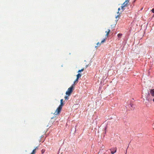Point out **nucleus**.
Returning a JSON list of instances; mask_svg holds the SVG:
<instances>
[{
	"label": "nucleus",
	"instance_id": "f257e3e1",
	"mask_svg": "<svg viewBox=\"0 0 154 154\" xmlns=\"http://www.w3.org/2000/svg\"><path fill=\"white\" fill-rule=\"evenodd\" d=\"M63 99H61L60 104L56 110L55 111L54 113V114L57 115L60 114L62 109V107L64 105V103H63Z\"/></svg>",
	"mask_w": 154,
	"mask_h": 154
},
{
	"label": "nucleus",
	"instance_id": "f03ea898",
	"mask_svg": "<svg viewBox=\"0 0 154 154\" xmlns=\"http://www.w3.org/2000/svg\"><path fill=\"white\" fill-rule=\"evenodd\" d=\"M74 86L75 85L74 84H73L70 88H68L66 93V94L68 95V96H69L71 95L74 89Z\"/></svg>",
	"mask_w": 154,
	"mask_h": 154
},
{
	"label": "nucleus",
	"instance_id": "7ed1b4c3",
	"mask_svg": "<svg viewBox=\"0 0 154 154\" xmlns=\"http://www.w3.org/2000/svg\"><path fill=\"white\" fill-rule=\"evenodd\" d=\"M110 150L111 152V153L112 154H114V153L116 152L117 150V148L116 147L112 148L110 149Z\"/></svg>",
	"mask_w": 154,
	"mask_h": 154
},
{
	"label": "nucleus",
	"instance_id": "20e7f679",
	"mask_svg": "<svg viewBox=\"0 0 154 154\" xmlns=\"http://www.w3.org/2000/svg\"><path fill=\"white\" fill-rule=\"evenodd\" d=\"M130 0H125V2L122 5L125 7H126L128 3H129Z\"/></svg>",
	"mask_w": 154,
	"mask_h": 154
},
{
	"label": "nucleus",
	"instance_id": "39448f33",
	"mask_svg": "<svg viewBox=\"0 0 154 154\" xmlns=\"http://www.w3.org/2000/svg\"><path fill=\"white\" fill-rule=\"evenodd\" d=\"M150 92L151 95L153 97H154V89H151Z\"/></svg>",
	"mask_w": 154,
	"mask_h": 154
},
{
	"label": "nucleus",
	"instance_id": "423d86ee",
	"mask_svg": "<svg viewBox=\"0 0 154 154\" xmlns=\"http://www.w3.org/2000/svg\"><path fill=\"white\" fill-rule=\"evenodd\" d=\"M110 32V30L109 29H108L107 30V31H106V36L107 37H108V35Z\"/></svg>",
	"mask_w": 154,
	"mask_h": 154
},
{
	"label": "nucleus",
	"instance_id": "0eeeda50",
	"mask_svg": "<svg viewBox=\"0 0 154 154\" xmlns=\"http://www.w3.org/2000/svg\"><path fill=\"white\" fill-rule=\"evenodd\" d=\"M81 74L80 73H78L76 75L77 78L78 79H79V78L81 76Z\"/></svg>",
	"mask_w": 154,
	"mask_h": 154
},
{
	"label": "nucleus",
	"instance_id": "6e6552de",
	"mask_svg": "<svg viewBox=\"0 0 154 154\" xmlns=\"http://www.w3.org/2000/svg\"><path fill=\"white\" fill-rule=\"evenodd\" d=\"M78 79L76 78L74 82V85L75 83H77L78 82Z\"/></svg>",
	"mask_w": 154,
	"mask_h": 154
},
{
	"label": "nucleus",
	"instance_id": "1a4fd4ad",
	"mask_svg": "<svg viewBox=\"0 0 154 154\" xmlns=\"http://www.w3.org/2000/svg\"><path fill=\"white\" fill-rule=\"evenodd\" d=\"M122 34L121 33H119L117 35V36L119 38H120L121 37V36H122Z\"/></svg>",
	"mask_w": 154,
	"mask_h": 154
},
{
	"label": "nucleus",
	"instance_id": "9d476101",
	"mask_svg": "<svg viewBox=\"0 0 154 154\" xmlns=\"http://www.w3.org/2000/svg\"><path fill=\"white\" fill-rule=\"evenodd\" d=\"M36 149H33L31 154H35V153Z\"/></svg>",
	"mask_w": 154,
	"mask_h": 154
},
{
	"label": "nucleus",
	"instance_id": "9b49d317",
	"mask_svg": "<svg viewBox=\"0 0 154 154\" xmlns=\"http://www.w3.org/2000/svg\"><path fill=\"white\" fill-rule=\"evenodd\" d=\"M84 68L81 69L80 70H79L78 71V72H81L82 71H83L84 70Z\"/></svg>",
	"mask_w": 154,
	"mask_h": 154
},
{
	"label": "nucleus",
	"instance_id": "f8f14e48",
	"mask_svg": "<svg viewBox=\"0 0 154 154\" xmlns=\"http://www.w3.org/2000/svg\"><path fill=\"white\" fill-rule=\"evenodd\" d=\"M125 6H124V5H122L121 6V8L122 10V11H123L125 9H124V7H125Z\"/></svg>",
	"mask_w": 154,
	"mask_h": 154
},
{
	"label": "nucleus",
	"instance_id": "ddd939ff",
	"mask_svg": "<svg viewBox=\"0 0 154 154\" xmlns=\"http://www.w3.org/2000/svg\"><path fill=\"white\" fill-rule=\"evenodd\" d=\"M105 38H104L103 39L102 41L101 42V44H102V43H103L105 42Z\"/></svg>",
	"mask_w": 154,
	"mask_h": 154
},
{
	"label": "nucleus",
	"instance_id": "4468645a",
	"mask_svg": "<svg viewBox=\"0 0 154 154\" xmlns=\"http://www.w3.org/2000/svg\"><path fill=\"white\" fill-rule=\"evenodd\" d=\"M97 46H100L101 45V43H100L99 42H98L97 43Z\"/></svg>",
	"mask_w": 154,
	"mask_h": 154
},
{
	"label": "nucleus",
	"instance_id": "2eb2a0df",
	"mask_svg": "<svg viewBox=\"0 0 154 154\" xmlns=\"http://www.w3.org/2000/svg\"><path fill=\"white\" fill-rule=\"evenodd\" d=\"M64 98L66 100L68 99V96H65L64 97Z\"/></svg>",
	"mask_w": 154,
	"mask_h": 154
},
{
	"label": "nucleus",
	"instance_id": "dca6fc26",
	"mask_svg": "<svg viewBox=\"0 0 154 154\" xmlns=\"http://www.w3.org/2000/svg\"><path fill=\"white\" fill-rule=\"evenodd\" d=\"M151 11L153 13H154V8Z\"/></svg>",
	"mask_w": 154,
	"mask_h": 154
},
{
	"label": "nucleus",
	"instance_id": "f3484780",
	"mask_svg": "<svg viewBox=\"0 0 154 154\" xmlns=\"http://www.w3.org/2000/svg\"><path fill=\"white\" fill-rule=\"evenodd\" d=\"M118 12H117V13H119V11H120V8H119L118 9Z\"/></svg>",
	"mask_w": 154,
	"mask_h": 154
},
{
	"label": "nucleus",
	"instance_id": "a211bd4d",
	"mask_svg": "<svg viewBox=\"0 0 154 154\" xmlns=\"http://www.w3.org/2000/svg\"><path fill=\"white\" fill-rule=\"evenodd\" d=\"M119 16H116V19H117V18H119Z\"/></svg>",
	"mask_w": 154,
	"mask_h": 154
},
{
	"label": "nucleus",
	"instance_id": "6ab92c4d",
	"mask_svg": "<svg viewBox=\"0 0 154 154\" xmlns=\"http://www.w3.org/2000/svg\"><path fill=\"white\" fill-rule=\"evenodd\" d=\"M153 101L154 102V98L153 99Z\"/></svg>",
	"mask_w": 154,
	"mask_h": 154
}]
</instances>
